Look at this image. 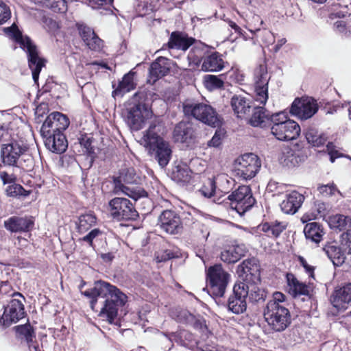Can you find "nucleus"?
Returning <instances> with one entry per match:
<instances>
[{
	"label": "nucleus",
	"mask_w": 351,
	"mask_h": 351,
	"mask_svg": "<svg viewBox=\"0 0 351 351\" xmlns=\"http://www.w3.org/2000/svg\"><path fill=\"white\" fill-rule=\"evenodd\" d=\"M159 128L158 124L152 122L143 132L139 143L149 154L154 156L161 167H165L171 159L172 151L169 143L158 135Z\"/></svg>",
	"instance_id": "nucleus-1"
},
{
	"label": "nucleus",
	"mask_w": 351,
	"mask_h": 351,
	"mask_svg": "<svg viewBox=\"0 0 351 351\" xmlns=\"http://www.w3.org/2000/svg\"><path fill=\"white\" fill-rule=\"evenodd\" d=\"M29 147L21 140L12 139L1 147V159L4 165L24 168L26 162L31 160Z\"/></svg>",
	"instance_id": "nucleus-2"
},
{
	"label": "nucleus",
	"mask_w": 351,
	"mask_h": 351,
	"mask_svg": "<svg viewBox=\"0 0 351 351\" xmlns=\"http://www.w3.org/2000/svg\"><path fill=\"white\" fill-rule=\"evenodd\" d=\"M136 97L137 94H135L133 98L128 101L123 111V116L130 128L138 131L143 128L148 119L152 118L153 113L145 104L136 103Z\"/></svg>",
	"instance_id": "nucleus-3"
},
{
	"label": "nucleus",
	"mask_w": 351,
	"mask_h": 351,
	"mask_svg": "<svg viewBox=\"0 0 351 351\" xmlns=\"http://www.w3.org/2000/svg\"><path fill=\"white\" fill-rule=\"evenodd\" d=\"M82 294L92 299L90 301V306L93 309H94L97 302V297L104 298L109 295L110 298L106 299L107 300L113 301L117 305L121 306L125 304L128 298L126 295L122 293L115 286L102 280L95 282L93 288L86 290L82 292Z\"/></svg>",
	"instance_id": "nucleus-4"
},
{
	"label": "nucleus",
	"mask_w": 351,
	"mask_h": 351,
	"mask_svg": "<svg viewBox=\"0 0 351 351\" xmlns=\"http://www.w3.org/2000/svg\"><path fill=\"white\" fill-rule=\"evenodd\" d=\"M182 108L186 116L192 117L204 124L214 128L220 124L219 117L210 105L186 100L183 103Z\"/></svg>",
	"instance_id": "nucleus-5"
},
{
	"label": "nucleus",
	"mask_w": 351,
	"mask_h": 351,
	"mask_svg": "<svg viewBox=\"0 0 351 351\" xmlns=\"http://www.w3.org/2000/svg\"><path fill=\"white\" fill-rule=\"evenodd\" d=\"M139 180L133 167L123 169L119 176L114 180L113 193L115 195H125L134 200L145 197L146 192L143 189L138 187L131 188L125 185V184H137Z\"/></svg>",
	"instance_id": "nucleus-6"
},
{
	"label": "nucleus",
	"mask_w": 351,
	"mask_h": 351,
	"mask_svg": "<svg viewBox=\"0 0 351 351\" xmlns=\"http://www.w3.org/2000/svg\"><path fill=\"white\" fill-rule=\"evenodd\" d=\"M261 167V161L259 157L253 153H247L235 160L234 172L239 179L248 180L256 176Z\"/></svg>",
	"instance_id": "nucleus-7"
},
{
	"label": "nucleus",
	"mask_w": 351,
	"mask_h": 351,
	"mask_svg": "<svg viewBox=\"0 0 351 351\" xmlns=\"http://www.w3.org/2000/svg\"><path fill=\"white\" fill-rule=\"evenodd\" d=\"M13 34L16 41L20 44L21 47L24 49H26L28 54L29 66L32 70L33 80L36 83L38 80L40 72L45 66V60L38 56L36 47L28 37H24L16 29Z\"/></svg>",
	"instance_id": "nucleus-8"
},
{
	"label": "nucleus",
	"mask_w": 351,
	"mask_h": 351,
	"mask_svg": "<svg viewBox=\"0 0 351 351\" xmlns=\"http://www.w3.org/2000/svg\"><path fill=\"white\" fill-rule=\"evenodd\" d=\"M264 317L272 329L277 332L285 330L291 322L289 310L283 305L275 302L267 304Z\"/></svg>",
	"instance_id": "nucleus-9"
},
{
	"label": "nucleus",
	"mask_w": 351,
	"mask_h": 351,
	"mask_svg": "<svg viewBox=\"0 0 351 351\" xmlns=\"http://www.w3.org/2000/svg\"><path fill=\"white\" fill-rule=\"evenodd\" d=\"M210 291L215 297H222L229 282L230 275L221 265L210 267L206 272Z\"/></svg>",
	"instance_id": "nucleus-10"
},
{
	"label": "nucleus",
	"mask_w": 351,
	"mask_h": 351,
	"mask_svg": "<svg viewBox=\"0 0 351 351\" xmlns=\"http://www.w3.org/2000/svg\"><path fill=\"white\" fill-rule=\"evenodd\" d=\"M251 291L250 286L245 282H237L233 293L228 300V308L234 314H241L247 308L246 299Z\"/></svg>",
	"instance_id": "nucleus-11"
},
{
	"label": "nucleus",
	"mask_w": 351,
	"mask_h": 351,
	"mask_svg": "<svg viewBox=\"0 0 351 351\" xmlns=\"http://www.w3.org/2000/svg\"><path fill=\"white\" fill-rule=\"evenodd\" d=\"M228 199L230 201L231 208L236 210L239 215L244 214L255 203L251 189L245 185L240 186L233 191L228 196Z\"/></svg>",
	"instance_id": "nucleus-12"
},
{
	"label": "nucleus",
	"mask_w": 351,
	"mask_h": 351,
	"mask_svg": "<svg viewBox=\"0 0 351 351\" xmlns=\"http://www.w3.org/2000/svg\"><path fill=\"white\" fill-rule=\"evenodd\" d=\"M111 216L117 220H134L138 217L130 201L123 197H114L109 202Z\"/></svg>",
	"instance_id": "nucleus-13"
},
{
	"label": "nucleus",
	"mask_w": 351,
	"mask_h": 351,
	"mask_svg": "<svg viewBox=\"0 0 351 351\" xmlns=\"http://www.w3.org/2000/svg\"><path fill=\"white\" fill-rule=\"evenodd\" d=\"M269 79L266 66L260 65L254 74V99L260 104L265 105L268 99Z\"/></svg>",
	"instance_id": "nucleus-14"
},
{
	"label": "nucleus",
	"mask_w": 351,
	"mask_h": 351,
	"mask_svg": "<svg viewBox=\"0 0 351 351\" xmlns=\"http://www.w3.org/2000/svg\"><path fill=\"white\" fill-rule=\"evenodd\" d=\"M68 117L58 112L51 113L44 121L40 133L42 136H49V134L62 132L69 125Z\"/></svg>",
	"instance_id": "nucleus-15"
},
{
	"label": "nucleus",
	"mask_w": 351,
	"mask_h": 351,
	"mask_svg": "<svg viewBox=\"0 0 351 351\" xmlns=\"http://www.w3.org/2000/svg\"><path fill=\"white\" fill-rule=\"evenodd\" d=\"M318 110V105L311 97L295 99L293 102L290 112L302 120L311 118Z\"/></svg>",
	"instance_id": "nucleus-16"
},
{
	"label": "nucleus",
	"mask_w": 351,
	"mask_h": 351,
	"mask_svg": "<svg viewBox=\"0 0 351 351\" xmlns=\"http://www.w3.org/2000/svg\"><path fill=\"white\" fill-rule=\"evenodd\" d=\"M25 314L23 302L18 299H12L5 307L3 314L0 318V324L9 326L23 318Z\"/></svg>",
	"instance_id": "nucleus-17"
},
{
	"label": "nucleus",
	"mask_w": 351,
	"mask_h": 351,
	"mask_svg": "<svg viewBox=\"0 0 351 351\" xmlns=\"http://www.w3.org/2000/svg\"><path fill=\"white\" fill-rule=\"evenodd\" d=\"M158 225L165 232L171 234H178L182 228L180 216L172 210L162 212L158 218Z\"/></svg>",
	"instance_id": "nucleus-18"
},
{
	"label": "nucleus",
	"mask_w": 351,
	"mask_h": 351,
	"mask_svg": "<svg viewBox=\"0 0 351 351\" xmlns=\"http://www.w3.org/2000/svg\"><path fill=\"white\" fill-rule=\"evenodd\" d=\"M271 132L278 140L291 141L299 136L300 127L295 121L289 120L277 126H271Z\"/></svg>",
	"instance_id": "nucleus-19"
},
{
	"label": "nucleus",
	"mask_w": 351,
	"mask_h": 351,
	"mask_svg": "<svg viewBox=\"0 0 351 351\" xmlns=\"http://www.w3.org/2000/svg\"><path fill=\"white\" fill-rule=\"evenodd\" d=\"M331 304L338 311H345L351 304V282L336 287L330 298Z\"/></svg>",
	"instance_id": "nucleus-20"
},
{
	"label": "nucleus",
	"mask_w": 351,
	"mask_h": 351,
	"mask_svg": "<svg viewBox=\"0 0 351 351\" xmlns=\"http://www.w3.org/2000/svg\"><path fill=\"white\" fill-rule=\"evenodd\" d=\"M172 64V61L168 58L163 56L158 57L150 66L148 82L153 84L159 78L167 75Z\"/></svg>",
	"instance_id": "nucleus-21"
},
{
	"label": "nucleus",
	"mask_w": 351,
	"mask_h": 351,
	"mask_svg": "<svg viewBox=\"0 0 351 351\" xmlns=\"http://www.w3.org/2000/svg\"><path fill=\"white\" fill-rule=\"evenodd\" d=\"M224 61L218 52H211L202 57L196 64L204 72H218L224 68Z\"/></svg>",
	"instance_id": "nucleus-22"
},
{
	"label": "nucleus",
	"mask_w": 351,
	"mask_h": 351,
	"mask_svg": "<svg viewBox=\"0 0 351 351\" xmlns=\"http://www.w3.org/2000/svg\"><path fill=\"white\" fill-rule=\"evenodd\" d=\"M194 40L193 38H189L181 32H174L171 33L167 45H163L157 52L165 51L167 48L186 51L193 44Z\"/></svg>",
	"instance_id": "nucleus-23"
},
{
	"label": "nucleus",
	"mask_w": 351,
	"mask_h": 351,
	"mask_svg": "<svg viewBox=\"0 0 351 351\" xmlns=\"http://www.w3.org/2000/svg\"><path fill=\"white\" fill-rule=\"evenodd\" d=\"M256 271V266L252 264V261L250 260L243 261V263L238 266L237 271L240 277L242 278V282H247L250 286L251 291L254 292L255 297L254 298L253 293H251L250 298H252L255 301H258L262 298V297H261L258 294H256V291H255L256 287L254 286V285L250 283L253 276H254V271Z\"/></svg>",
	"instance_id": "nucleus-24"
},
{
	"label": "nucleus",
	"mask_w": 351,
	"mask_h": 351,
	"mask_svg": "<svg viewBox=\"0 0 351 351\" xmlns=\"http://www.w3.org/2000/svg\"><path fill=\"white\" fill-rule=\"evenodd\" d=\"M34 226V221L28 217L13 216L4 221V227L11 232L29 231Z\"/></svg>",
	"instance_id": "nucleus-25"
},
{
	"label": "nucleus",
	"mask_w": 351,
	"mask_h": 351,
	"mask_svg": "<svg viewBox=\"0 0 351 351\" xmlns=\"http://www.w3.org/2000/svg\"><path fill=\"white\" fill-rule=\"evenodd\" d=\"M304 197L297 191H292L286 195L285 199L280 204L282 212L286 214H295L301 207Z\"/></svg>",
	"instance_id": "nucleus-26"
},
{
	"label": "nucleus",
	"mask_w": 351,
	"mask_h": 351,
	"mask_svg": "<svg viewBox=\"0 0 351 351\" xmlns=\"http://www.w3.org/2000/svg\"><path fill=\"white\" fill-rule=\"evenodd\" d=\"M43 136L45 138V146L52 152L61 154L66 149L68 143L62 132L54 133L49 134V136Z\"/></svg>",
	"instance_id": "nucleus-27"
},
{
	"label": "nucleus",
	"mask_w": 351,
	"mask_h": 351,
	"mask_svg": "<svg viewBox=\"0 0 351 351\" xmlns=\"http://www.w3.org/2000/svg\"><path fill=\"white\" fill-rule=\"evenodd\" d=\"M243 244L233 245L228 247L221 253V259L227 263H234L239 261L246 253Z\"/></svg>",
	"instance_id": "nucleus-28"
},
{
	"label": "nucleus",
	"mask_w": 351,
	"mask_h": 351,
	"mask_svg": "<svg viewBox=\"0 0 351 351\" xmlns=\"http://www.w3.org/2000/svg\"><path fill=\"white\" fill-rule=\"evenodd\" d=\"M80 34L85 44L91 50H99L103 46V41L95 34L94 31L86 26L79 28Z\"/></svg>",
	"instance_id": "nucleus-29"
},
{
	"label": "nucleus",
	"mask_w": 351,
	"mask_h": 351,
	"mask_svg": "<svg viewBox=\"0 0 351 351\" xmlns=\"http://www.w3.org/2000/svg\"><path fill=\"white\" fill-rule=\"evenodd\" d=\"M287 281L289 292L293 296L308 295L310 294L311 287L305 283L299 281L293 274H287Z\"/></svg>",
	"instance_id": "nucleus-30"
},
{
	"label": "nucleus",
	"mask_w": 351,
	"mask_h": 351,
	"mask_svg": "<svg viewBox=\"0 0 351 351\" xmlns=\"http://www.w3.org/2000/svg\"><path fill=\"white\" fill-rule=\"evenodd\" d=\"M230 104L234 112L238 117H242L250 112L251 107L250 101L242 95H233Z\"/></svg>",
	"instance_id": "nucleus-31"
},
{
	"label": "nucleus",
	"mask_w": 351,
	"mask_h": 351,
	"mask_svg": "<svg viewBox=\"0 0 351 351\" xmlns=\"http://www.w3.org/2000/svg\"><path fill=\"white\" fill-rule=\"evenodd\" d=\"M193 136V130L191 125L186 122H180L173 130V137L176 141L186 142Z\"/></svg>",
	"instance_id": "nucleus-32"
},
{
	"label": "nucleus",
	"mask_w": 351,
	"mask_h": 351,
	"mask_svg": "<svg viewBox=\"0 0 351 351\" xmlns=\"http://www.w3.org/2000/svg\"><path fill=\"white\" fill-rule=\"evenodd\" d=\"M249 122L254 127H265L269 122V114L263 107H256Z\"/></svg>",
	"instance_id": "nucleus-33"
},
{
	"label": "nucleus",
	"mask_w": 351,
	"mask_h": 351,
	"mask_svg": "<svg viewBox=\"0 0 351 351\" xmlns=\"http://www.w3.org/2000/svg\"><path fill=\"white\" fill-rule=\"evenodd\" d=\"M92 66H94L95 70L98 69L99 66H101L109 69V67L103 63H98L97 62H93L86 64L85 66L77 67V80L79 84H85V82L91 78L92 74L89 73V70Z\"/></svg>",
	"instance_id": "nucleus-34"
},
{
	"label": "nucleus",
	"mask_w": 351,
	"mask_h": 351,
	"mask_svg": "<svg viewBox=\"0 0 351 351\" xmlns=\"http://www.w3.org/2000/svg\"><path fill=\"white\" fill-rule=\"evenodd\" d=\"M304 233L307 239L315 243H319L324 235L323 229L317 222L307 223L304 228Z\"/></svg>",
	"instance_id": "nucleus-35"
},
{
	"label": "nucleus",
	"mask_w": 351,
	"mask_h": 351,
	"mask_svg": "<svg viewBox=\"0 0 351 351\" xmlns=\"http://www.w3.org/2000/svg\"><path fill=\"white\" fill-rule=\"evenodd\" d=\"M218 180H226L228 182L225 176H217L215 179L208 178L204 182L203 186L199 189V192L206 197L216 195L219 191H221L220 189H217L216 187V183Z\"/></svg>",
	"instance_id": "nucleus-36"
},
{
	"label": "nucleus",
	"mask_w": 351,
	"mask_h": 351,
	"mask_svg": "<svg viewBox=\"0 0 351 351\" xmlns=\"http://www.w3.org/2000/svg\"><path fill=\"white\" fill-rule=\"evenodd\" d=\"M324 251L335 265L339 266L344 263V254L336 245L328 244L324 247Z\"/></svg>",
	"instance_id": "nucleus-37"
},
{
	"label": "nucleus",
	"mask_w": 351,
	"mask_h": 351,
	"mask_svg": "<svg viewBox=\"0 0 351 351\" xmlns=\"http://www.w3.org/2000/svg\"><path fill=\"white\" fill-rule=\"evenodd\" d=\"M171 177L176 182L184 184L191 180V171L186 165H178L173 168Z\"/></svg>",
	"instance_id": "nucleus-38"
},
{
	"label": "nucleus",
	"mask_w": 351,
	"mask_h": 351,
	"mask_svg": "<svg viewBox=\"0 0 351 351\" xmlns=\"http://www.w3.org/2000/svg\"><path fill=\"white\" fill-rule=\"evenodd\" d=\"M134 75L135 73L132 71H130L128 73L125 74L123 76L122 81L119 82L118 87L112 93L117 95L134 89L136 87V83L134 82Z\"/></svg>",
	"instance_id": "nucleus-39"
},
{
	"label": "nucleus",
	"mask_w": 351,
	"mask_h": 351,
	"mask_svg": "<svg viewBox=\"0 0 351 351\" xmlns=\"http://www.w3.org/2000/svg\"><path fill=\"white\" fill-rule=\"evenodd\" d=\"M120 305H117L113 301L106 300L105 304L100 311L101 316H106L108 321L112 323L117 315L118 308Z\"/></svg>",
	"instance_id": "nucleus-40"
},
{
	"label": "nucleus",
	"mask_w": 351,
	"mask_h": 351,
	"mask_svg": "<svg viewBox=\"0 0 351 351\" xmlns=\"http://www.w3.org/2000/svg\"><path fill=\"white\" fill-rule=\"evenodd\" d=\"M96 223V217L92 214H86L80 216L77 223V230L80 233L88 231Z\"/></svg>",
	"instance_id": "nucleus-41"
},
{
	"label": "nucleus",
	"mask_w": 351,
	"mask_h": 351,
	"mask_svg": "<svg viewBox=\"0 0 351 351\" xmlns=\"http://www.w3.org/2000/svg\"><path fill=\"white\" fill-rule=\"evenodd\" d=\"M286 225L281 222L265 223L262 226V230L269 237H277L285 229Z\"/></svg>",
	"instance_id": "nucleus-42"
},
{
	"label": "nucleus",
	"mask_w": 351,
	"mask_h": 351,
	"mask_svg": "<svg viewBox=\"0 0 351 351\" xmlns=\"http://www.w3.org/2000/svg\"><path fill=\"white\" fill-rule=\"evenodd\" d=\"M305 136L308 143L315 147L323 145L326 141V138L319 134L314 128H308L305 133Z\"/></svg>",
	"instance_id": "nucleus-43"
},
{
	"label": "nucleus",
	"mask_w": 351,
	"mask_h": 351,
	"mask_svg": "<svg viewBox=\"0 0 351 351\" xmlns=\"http://www.w3.org/2000/svg\"><path fill=\"white\" fill-rule=\"evenodd\" d=\"M330 225L339 230L351 226V218L343 215H335L330 217Z\"/></svg>",
	"instance_id": "nucleus-44"
},
{
	"label": "nucleus",
	"mask_w": 351,
	"mask_h": 351,
	"mask_svg": "<svg viewBox=\"0 0 351 351\" xmlns=\"http://www.w3.org/2000/svg\"><path fill=\"white\" fill-rule=\"evenodd\" d=\"M204 86L210 91L223 86V81L216 75H206L204 77Z\"/></svg>",
	"instance_id": "nucleus-45"
},
{
	"label": "nucleus",
	"mask_w": 351,
	"mask_h": 351,
	"mask_svg": "<svg viewBox=\"0 0 351 351\" xmlns=\"http://www.w3.org/2000/svg\"><path fill=\"white\" fill-rule=\"evenodd\" d=\"M16 332L23 336L27 342L32 341L35 337L34 332L30 324L20 325L16 327Z\"/></svg>",
	"instance_id": "nucleus-46"
},
{
	"label": "nucleus",
	"mask_w": 351,
	"mask_h": 351,
	"mask_svg": "<svg viewBox=\"0 0 351 351\" xmlns=\"http://www.w3.org/2000/svg\"><path fill=\"white\" fill-rule=\"evenodd\" d=\"M46 5L54 12L64 13L67 5L64 0H47Z\"/></svg>",
	"instance_id": "nucleus-47"
},
{
	"label": "nucleus",
	"mask_w": 351,
	"mask_h": 351,
	"mask_svg": "<svg viewBox=\"0 0 351 351\" xmlns=\"http://www.w3.org/2000/svg\"><path fill=\"white\" fill-rule=\"evenodd\" d=\"M317 190L324 197L334 196L337 193L341 194L340 191L337 189V186L333 183L319 186H318Z\"/></svg>",
	"instance_id": "nucleus-48"
},
{
	"label": "nucleus",
	"mask_w": 351,
	"mask_h": 351,
	"mask_svg": "<svg viewBox=\"0 0 351 351\" xmlns=\"http://www.w3.org/2000/svg\"><path fill=\"white\" fill-rule=\"evenodd\" d=\"M25 190L23 187L17 184H14L10 186H8L6 189V194L9 197H16L18 195H27L25 193Z\"/></svg>",
	"instance_id": "nucleus-49"
},
{
	"label": "nucleus",
	"mask_w": 351,
	"mask_h": 351,
	"mask_svg": "<svg viewBox=\"0 0 351 351\" xmlns=\"http://www.w3.org/2000/svg\"><path fill=\"white\" fill-rule=\"evenodd\" d=\"M177 319L180 322L191 324L194 320H196V317L187 310H181L177 315Z\"/></svg>",
	"instance_id": "nucleus-50"
},
{
	"label": "nucleus",
	"mask_w": 351,
	"mask_h": 351,
	"mask_svg": "<svg viewBox=\"0 0 351 351\" xmlns=\"http://www.w3.org/2000/svg\"><path fill=\"white\" fill-rule=\"evenodd\" d=\"M289 120L287 118V114L284 112H280L271 115L269 114V121L273 123L272 126H277Z\"/></svg>",
	"instance_id": "nucleus-51"
},
{
	"label": "nucleus",
	"mask_w": 351,
	"mask_h": 351,
	"mask_svg": "<svg viewBox=\"0 0 351 351\" xmlns=\"http://www.w3.org/2000/svg\"><path fill=\"white\" fill-rule=\"evenodd\" d=\"M224 134L225 133L223 130H217L212 139L208 142V146L219 147L221 144Z\"/></svg>",
	"instance_id": "nucleus-52"
},
{
	"label": "nucleus",
	"mask_w": 351,
	"mask_h": 351,
	"mask_svg": "<svg viewBox=\"0 0 351 351\" xmlns=\"http://www.w3.org/2000/svg\"><path fill=\"white\" fill-rule=\"evenodd\" d=\"M11 12L9 7L0 0V24L5 23L10 19Z\"/></svg>",
	"instance_id": "nucleus-53"
},
{
	"label": "nucleus",
	"mask_w": 351,
	"mask_h": 351,
	"mask_svg": "<svg viewBox=\"0 0 351 351\" xmlns=\"http://www.w3.org/2000/svg\"><path fill=\"white\" fill-rule=\"evenodd\" d=\"M333 30L341 36H348L349 31L346 27V23L343 20H338L333 24Z\"/></svg>",
	"instance_id": "nucleus-54"
},
{
	"label": "nucleus",
	"mask_w": 351,
	"mask_h": 351,
	"mask_svg": "<svg viewBox=\"0 0 351 351\" xmlns=\"http://www.w3.org/2000/svg\"><path fill=\"white\" fill-rule=\"evenodd\" d=\"M341 239V244L346 247L348 254H351V229L342 233Z\"/></svg>",
	"instance_id": "nucleus-55"
},
{
	"label": "nucleus",
	"mask_w": 351,
	"mask_h": 351,
	"mask_svg": "<svg viewBox=\"0 0 351 351\" xmlns=\"http://www.w3.org/2000/svg\"><path fill=\"white\" fill-rule=\"evenodd\" d=\"M176 256H175L171 250H167L165 251L158 252L156 255V260L157 262H163Z\"/></svg>",
	"instance_id": "nucleus-56"
},
{
	"label": "nucleus",
	"mask_w": 351,
	"mask_h": 351,
	"mask_svg": "<svg viewBox=\"0 0 351 351\" xmlns=\"http://www.w3.org/2000/svg\"><path fill=\"white\" fill-rule=\"evenodd\" d=\"M101 234V232L98 228L92 230L88 234L81 239L82 241L88 243L90 246L93 245V241L95 238L97 237Z\"/></svg>",
	"instance_id": "nucleus-57"
},
{
	"label": "nucleus",
	"mask_w": 351,
	"mask_h": 351,
	"mask_svg": "<svg viewBox=\"0 0 351 351\" xmlns=\"http://www.w3.org/2000/svg\"><path fill=\"white\" fill-rule=\"evenodd\" d=\"M0 178L3 184L13 183L16 179L14 174H9L5 171H0Z\"/></svg>",
	"instance_id": "nucleus-58"
},
{
	"label": "nucleus",
	"mask_w": 351,
	"mask_h": 351,
	"mask_svg": "<svg viewBox=\"0 0 351 351\" xmlns=\"http://www.w3.org/2000/svg\"><path fill=\"white\" fill-rule=\"evenodd\" d=\"M327 150L330 155V160L332 162H334L335 160L341 156L340 153L337 150L335 149V146L332 143H328L327 144Z\"/></svg>",
	"instance_id": "nucleus-59"
},
{
	"label": "nucleus",
	"mask_w": 351,
	"mask_h": 351,
	"mask_svg": "<svg viewBox=\"0 0 351 351\" xmlns=\"http://www.w3.org/2000/svg\"><path fill=\"white\" fill-rule=\"evenodd\" d=\"M114 0H89V5L93 8H99L104 4H111Z\"/></svg>",
	"instance_id": "nucleus-60"
},
{
	"label": "nucleus",
	"mask_w": 351,
	"mask_h": 351,
	"mask_svg": "<svg viewBox=\"0 0 351 351\" xmlns=\"http://www.w3.org/2000/svg\"><path fill=\"white\" fill-rule=\"evenodd\" d=\"M285 300V295L280 292H275L273 294V300L269 301L268 302H275L278 305H282V302H283Z\"/></svg>",
	"instance_id": "nucleus-61"
},
{
	"label": "nucleus",
	"mask_w": 351,
	"mask_h": 351,
	"mask_svg": "<svg viewBox=\"0 0 351 351\" xmlns=\"http://www.w3.org/2000/svg\"><path fill=\"white\" fill-rule=\"evenodd\" d=\"M258 22L260 23V25L263 24V21L260 19L259 16H258V15L254 16L252 19V23H254V27L248 29L249 31L250 32H252V34H256L257 32L260 31V29H261V28L259 27H255L256 26L255 23H257Z\"/></svg>",
	"instance_id": "nucleus-62"
},
{
	"label": "nucleus",
	"mask_w": 351,
	"mask_h": 351,
	"mask_svg": "<svg viewBox=\"0 0 351 351\" xmlns=\"http://www.w3.org/2000/svg\"><path fill=\"white\" fill-rule=\"evenodd\" d=\"M298 260L300 261V263L304 267V268L306 269V272H308L311 276H313V267L309 265L305 258L302 256H299Z\"/></svg>",
	"instance_id": "nucleus-63"
},
{
	"label": "nucleus",
	"mask_w": 351,
	"mask_h": 351,
	"mask_svg": "<svg viewBox=\"0 0 351 351\" xmlns=\"http://www.w3.org/2000/svg\"><path fill=\"white\" fill-rule=\"evenodd\" d=\"M45 25L49 32H54L58 28V23L51 19H47L45 21Z\"/></svg>",
	"instance_id": "nucleus-64"
}]
</instances>
